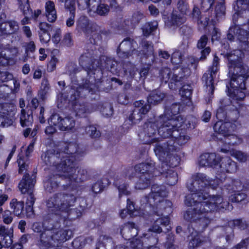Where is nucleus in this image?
<instances>
[{
  "label": "nucleus",
  "mask_w": 249,
  "mask_h": 249,
  "mask_svg": "<svg viewBox=\"0 0 249 249\" xmlns=\"http://www.w3.org/2000/svg\"><path fill=\"white\" fill-rule=\"evenodd\" d=\"M236 10L248 9L249 11V0H237L234 5Z\"/></svg>",
  "instance_id": "774afa93"
},
{
  "label": "nucleus",
  "mask_w": 249,
  "mask_h": 249,
  "mask_svg": "<svg viewBox=\"0 0 249 249\" xmlns=\"http://www.w3.org/2000/svg\"><path fill=\"white\" fill-rule=\"evenodd\" d=\"M12 93V88H10L6 84L0 85V99H6Z\"/></svg>",
  "instance_id": "e2e57ef3"
},
{
  "label": "nucleus",
  "mask_w": 249,
  "mask_h": 249,
  "mask_svg": "<svg viewBox=\"0 0 249 249\" xmlns=\"http://www.w3.org/2000/svg\"><path fill=\"white\" fill-rule=\"evenodd\" d=\"M235 2L233 4V7L235 12L232 16V25L229 29L227 38L230 41H234L236 38L239 41L241 49L249 52V44L246 41L248 37L247 28L249 19L245 18L243 15L244 12L246 13L248 9L236 10L234 7Z\"/></svg>",
  "instance_id": "7ed1b4c3"
},
{
  "label": "nucleus",
  "mask_w": 249,
  "mask_h": 249,
  "mask_svg": "<svg viewBox=\"0 0 249 249\" xmlns=\"http://www.w3.org/2000/svg\"><path fill=\"white\" fill-rule=\"evenodd\" d=\"M218 186L217 180L216 183L215 180L211 179L205 174H195L186 183L187 188L191 193L185 196L184 202H222L223 200L220 195H210L203 193L204 188L215 189Z\"/></svg>",
  "instance_id": "f03ea898"
},
{
  "label": "nucleus",
  "mask_w": 249,
  "mask_h": 249,
  "mask_svg": "<svg viewBox=\"0 0 249 249\" xmlns=\"http://www.w3.org/2000/svg\"><path fill=\"white\" fill-rule=\"evenodd\" d=\"M192 93V88L190 85H184L179 90V94L182 98H185L190 102Z\"/></svg>",
  "instance_id": "5fc2aeb1"
},
{
  "label": "nucleus",
  "mask_w": 249,
  "mask_h": 249,
  "mask_svg": "<svg viewBox=\"0 0 249 249\" xmlns=\"http://www.w3.org/2000/svg\"><path fill=\"white\" fill-rule=\"evenodd\" d=\"M94 108H96V110H100L102 115L106 117H109L113 114V107L109 103H99L98 104H94Z\"/></svg>",
  "instance_id": "4c0bfd02"
},
{
  "label": "nucleus",
  "mask_w": 249,
  "mask_h": 249,
  "mask_svg": "<svg viewBox=\"0 0 249 249\" xmlns=\"http://www.w3.org/2000/svg\"><path fill=\"white\" fill-rule=\"evenodd\" d=\"M160 173L162 177L165 178V182L167 184L172 186L177 183L178 175L173 169L161 167Z\"/></svg>",
  "instance_id": "c85d7f7f"
},
{
  "label": "nucleus",
  "mask_w": 249,
  "mask_h": 249,
  "mask_svg": "<svg viewBox=\"0 0 249 249\" xmlns=\"http://www.w3.org/2000/svg\"><path fill=\"white\" fill-rule=\"evenodd\" d=\"M109 11V6L104 3L99 4L96 8V13L101 16H106Z\"/></svg>",
  "instance_id": "338daca9"
},
{
  "label": "nucleus",
  "mask_w": 249,
  "mask_h": 249,
  "mask_svg": "<svg viewBox=\"0 0 249 249\" xmlns=\"http://www.w3.org/2000/svg\"><path fill=\"white\" fill-rule=\"evenodd\" d=\"M130 222H128L124 224L120 230L122 237L126 241H129L131 239L132 226L130 224Z\"/></svg>",
  "instance_id": "3c124183"
},
{
  "label": "nucleus",
  "mask_w": 249,
  "mask_h": 249,
  "mask_svg": "<svg viewBox=\"0 0 249 249\" xmlns=\"http://www.w3.org/2000/svg\"><path fill=\"white\" fill-rule=\"evenodd\" d=\"M143 17V14L140 11L135 12L130 20L128 19L125 21V24L134 27L140 23Z\"/></svg>",
  "instance_id": "09e8293b"
},
{
  "label": "nucleus",
  "mask_w": 249,
  "mask_h": 249,
  "mask_svg": "<svg viewBox=\"0 0 249 249\" xmlns=\"http://www.w3.org/2000/svg\"><path fill=\"white\" fill-rule=\"evenodd\" d=\"M218 167L220 171H218L216 176L215 182L217 180L218 185L220 182L223 179H225L226 175L225 173H234L237 170V165L236 162L232 160L229 157H225L221 159L220 158V163Z\"/></svg>",
  "instance_id": "6ab92c4d"
},
{
  "label": "nucleus",
  "mask_w": 249,
  "mask_h": 249,
  "mask_svg": "<svg viewBox=\"0 0 249 249\" xmlns=\"http://www.w3.org/2000/svg\"><path fill=\"white\" fill-rule=\"evenodd\" d=\"M110 184V181L107 178H103L92 185L91 191L95 194L101 193Z\"/></svg>",
  "instance_id": "ea45409f"
},
{
  "label": "nucleus",
  "mask_w": 249,
  "mask_h": 249,
  "mask_svg": "<svg viewBox=\"0 0 249 249\" xmlns=\"http://www.w3.org/2000/svg\"><path fill=\"white\" fill-rule=\"evenodd\" d=\"M144 102L142 100L136 101L134 103L135 108L128 118L131 124L139 123L142 119L143 116L146 114L150 109L149 105L144 104Z\"/></svg>",
  "instance_id": "5701e85b"
},
{
  "label": "nucleus",
  "mask_w": 249,
  "mask_h": 249,
  "mask_svg": "<svg viewBox=\"0 0 249 249\" xmlns=\"http://www.w3.org/2000/svg\"><path fill=\"white\" fill-rule=\"evenodd\" d=\"M228 225L232 229L237 228L241 231L247 229L249 226V223L242 218H238L231 220L228 221Z\"/></svg>",
  "instance_id": "37998d69"
},
{
  "label": "nucleus",
  "mask_w": 249,
  "mask_h": 249,
  "mask_svg": "<svg viewBox=\"0 0 249 249\" xmlns=\"http://www.w3.org/2000/svg\"><path fill=\"white\" fill-rule=\"evenodd\" d=\"M136 203H126V209H122L120 211L119 214L122 218H125L127 215L130 216L136 215L135 212L136 211L135 205Z\"/></svg>",
  "instance_id": "8fccbe9b"
},
{
  "label": "nucleus",
  "mask_w": 249,
  "mask_h": 249,
  "mask_svg": "<svg viewBox=\"0 0 249 249\" xmlns=\"http://www.w3.org/2000/svg\"><path fill=\"white\" fill-rule=\"evenodd\" d=\"M83 201L82 198L76 197L72 194L58 193L55 194L53 198H51L48 202H74Z\"/></svg>",
  "instance_id": "bb28decb"
},
{
  "label": "nucleus",
  "mask_w": 249,
  "mask_h": 249,
  "mask_svg": "<svg viewBox=\"0 0 249 249\" xmlns=\"http://www.w3.org/2000/svg\"><path fill=\"white\" fill-rule=\"evenodd\" d=\"M181 31L184 34V36L181 44L176 50L182 53L184 55L187 53L189 47V42L187 36L191 34L192 30L187 27H183L181 28Z\"/></svg>",
  "instance_id": "473e14b6"
},
{
  "label": "nucleus",
  "mask_w": 249,
  "mask_h": 249,
  "mask_svg": "<svg viewBox=\"0 0 249 249\" xmlns=\"http://www.w3.org/2000/svg\"><path fill=\"white\" fill-rule=\"evenodd\" d=\"M219 141L225 144L234 145L241 143L243 142V138L231 133H228L226 136L219 138Z\"/></svg>",
  "instance_id": "58836bf2"
},
{
  "label": "nucleus",
  "mask_w": 249,
  "mask_h": 249,
  "mask_svg": "<svg viewBox=\"0 0 249 249\" xmlns=\"http://www.w3.org/2000/svg\"><path fill=\"white\" fill-rule=\"evenodd\" d=\"M51 25L45 22H40L38 25V35L39 39L42 43H47L51 39L48 31Z\"/></svg>",
  "instance_id": "7c9ffc66"
},
{
  "label": "nucleus",
  "mask_w": 249,
  "mask_h": 249,
  "mask_svg": "<svg viewBox=\"0 0 249 249\" xmlns=\"http://www.w3.org/2000/svg\"><path fill=\"white\" fill-rule=\"evenodd\" d=\"M45 14L48 21L54 22L57 18L55 5L53 1L48 0L45 3Z\"/></svg>",
  "instance_id": "c9c22d12"
},
{
  "label": "nucleus",
  "mask_w": 249,
  "mask_h": 249,
  "mask_svg": "<svg viewBox=\"0 0 249 249\" xmlns=\"http://www.w3.org/2000/svg\"><path fill=\"white\" fill-rule=\"evenodd\" d=\"M76 29L79 32H83L89 35V41L92 45H98L101 42V35L99 27L90 22L85 16H81L76 21Z\"/></svg>",
  "instance_id": "f8f14e48"
},
{
  "label": "nucleus",
  "mask_w": 249,
  "mask_h": 249,
  "mask_svg": "<svg viewBox=\"0 0 249 249\" xmlns=\"http://www.w3.org/2000/svg\"><path fill=\"white\" fill-rule=\"evenodd\" d=\"M41 158L46 165L50 166H55L56 171L55 173L56 176H59L63 178L64 176H59L58 174H65L66 171L68 170L69 167L68 165L69 163H67V165L66 166V170L64 169L63 170H60L57 169L58 166L61 162V160L63 159V155H62L61 152L56 153L55 154L47 152L42 155Z\"/></svg>",
  "instance_id": "412c9836"
},
{
  "label": "nucleus",
  "mask_w": 249,
  "mask_h": 249,
  "mask_svg": "<svg viewBox=\"0 0 249 249\" xmlns=\"http://www.w3.org/2000/svg\"><path fill=\"white\" fill-rule=\"evenodd\" d=\"M148 204L152 208L153 214L160 216L155 220L149 230L155 233H160L162 231V228L160 226L161 225L163 227L168 226L170 224V218L168 215L163 216V210L160 208L161 203H153V205L152 203Z\"/></svg>",
  "instance_id": "f3484780"
},
{
  "label": "nucleus",
  "mask_w": 249,
  "mask_h": 249,
  "mask_svg": "<svg viewBox=\"0 0 249 249\" xmlns=\"http://www.w3.org/2000/svg\"><path fill=\"white\" fill-rule=\"evenodd\" d=\"M179 111V106L177 103L173 104L170 108V110L165 109V114L163 115H166V116L169 117V118H174L176 119L178 117H181L180 115L176 116Z\"/></svg>",
  "instance_id": "603ef678"
},
{
  "label": "nucleus",
  "mask_w": 249,
  "mask_h": 249,
  "mask_svg": "<svg viewBox=\"0 0 249 249\" xmlns=\"http://www.w3.org/2000/svg\"><path fill=\"white\" fill-rule=\"evenodd\" d=\"M95 46V45H93ZM96 48L94 46L91 51H88L81 55L79 58V64L84 69V72H85L89 77L85 81H83L82 85L84 84L86 81L89 83V86L91 84H94L95 85L99 86V83H101L100 79H96L95 76H92V75H95V72H99L102 73L100 69H97L99 67L100 63L97 59V57L93 56L95 52L96 53Z\"/></svg>",
  "instance_id": "0eeeda50"
},
{
  "label": "nucleus",
  "mask_w": 249,
  "mask_h": 249,
  "mask_svg": "<svg viewBox=\"0 0 249 249\" xmlns=\"http://www.w3.org/2000/svg\"><path fill=\"white\" fill-rule=\"evenodd\" d=\"M158 129L159 124L156 122V119L154 122L149 121L145 123L143 125L142 131L138 135L141 142L144 144H161L160 142V138L159 137Z\"/></svg>",
  "instance_id": "ddd939ff"
},
{
  "label": "nucleus",
  "mask_w": 249,
  "mask_h": 249,
  "mask_svg": "<svg viewBox=\"0 0 249 249\" xmlns=\"http://www.w3.org/2000/svg\"><path fill=\"white\" fill-rule=\"evenodd\" d=\"M191 71L187 67L177 68L173 71L167 68H163L160 71V76L162 82L167 83L169 82V87L170 89L177 90L182 85L185 79L188 77Z\"/></svg>",
  "instance_id": "1a4fd4ad"
},
{
  "label": "nucleus",
  "mask_w": 249,
  "mask_h": 249,
  "mask_svg": "<svg viewBox=\"0 0 249 249\" xmlns=\"http://www.w3.org/2000/svg\"><path fill=\"white\" fill-rule=\"evenodd\" d=\"M244 56L241 49L234 50L228 55L229 74L231 77L230 86L226 85L228 95L231 99L229 101L224 99L221 101V106L217 110L216 116L218 121L236 122L239 116L241 103L245 94L241 90L246 89V80L249 77V68L244 64L242 58Z\"/></svg>",
  "instance_id": "f257e3e1"
},
{
  "label": "nucleus",
  "mask_w": 249,
  "mask_h": 249,
  "mask_svg": "<svg viewBox=\"0 0 249 249\" xmlns=\"http://www.w3.org/2000/svg\"><path fill=\"white\" fill-rule=\"evenodd\" d=\"M231 184L232 186H231L230 184H226L225 186L227 187L226 189L228 190V192L231 191H235V190L239 191L243 189H248L247 187H246L244 185H242V183L239 179L232 180Z\"/></svg>",
  "instance_id": "864d4df0"
},
{
  "label": "nucleus",
  "mask_w": 249,
  "mask_h": 249,
  "mask_svg": "<svg viewBox=\"0 0 249 249\" xmlns=\"http://www.w3.org/2000/svg\"><path fill=\"white\" fill-rule=\"evenodd\" d=\"M59 178V176H56V174L53 176L48 178L44 182V186L46 191L51 193L55 191L58 186L57 181L55 180L57 178ZM60 178H61L60 177Z\"/></svg>",
  "instance_id": "de8ad7c7"
},
{
  "label": "nucleus",
  "mask_w": 249,
  "mask_h": 249,
  "mask_svg": "<svg viewBox=\"0 0 249 249\" xmlns=\"http://www.w3.org/2000/svg\"><path fill=\"white\" fill-rule=\"evenodd\" d=\"M154 163L152 161L150 162H142L135 166V171L136 173L141 174V175H145L148 177V175L153 178V176L151 172L154 169Z\"/></svg>",
  "instance_id": "2f4dec72"
},
{
  "label": "nucleus",
  "mask_w": 249,
  "mask_h": 249,
  "mask_svg": "<svg viewBox=\"0 0 249 249\" xmlns=\"http://www.w3.org/2000/svg\"><path fill=\"white\" fill-rule=\"evenodd\" d=\"M71 203H46L49 211L53 212L55 215V219L61 223L63 222L65 225L64 229H69L68 227L71 225L73 220L80 217L82 212L78 208H70ZM64 229L63 228H62Z\"/></svg>",
  "instance_id": "39448f33"
},
{
  "label": "nucleus",
  "mask_w": 249,
  "mask_h": 249,
  "mask_svg": "<svg viewBox=\"0 0 249 249\" xmlns=\"http://www.w3.org/2000/svg\"><path fill=\"white\" fill-rule=\"evenodd\" d=\"M219 61L218 57L214 55L212 65L209 67L208 71L203 74L202 78L203 82L205 83L206 86L207 91L209 92V94H211V96L213 94L214 90L213 81L216 73L219 71Z\"/></svg>",
  "instance_id": "a211bd4d"
},
{
  "label": "nucleus",
  "mask_w": 249,
  "mask_h": 249,
  "mask_svg": "<svg viewBox=\"0 0 249 249\" xmlns=\"http://www.w3.org/2000/svg\"><path fill=\"white\" fill-rule=\"evenodd\" d=\"M123 69L125 73L128 72L131 77L134 76L137 71L135 66L130 62L124 64Z\"/></svg>",
  "instance_id": "0e129e2a"
},
{
  "label": "nucleus",
  "mask_w": 249,
  "mask_h": 249,
  "mask_svg": "<svg viewBox=\"0 0 249 249\" xmlns=\"http://www.w3.org/2000/svg\"><path fill=\"white\" fill-rule=\"evenodd\" d=\"M136 41L132 38L126 37L120 44L117 50L118 56L122 59L138 58L139 51L135 49L134 45Z\"/></svg>",
  "instance_id": "dca6fc26"
},
{
  "label": "nucleus",
  "mask_w": 249,
  "mask_h": 249,
  "mask_svg": "<svg viewBox=\"0 0 249 249\" xmlns=\"http://www.w3.org/2000/svg\"><path fill=\"white\" fill-rule=\"evenodd\" d=\"M231 155L241 162L249 160V155L241 151L233 150L231 152Z\"/></svg>",
  "instance_id": "6e6d98bb"
},
{
  "label": "nucleus",
  "mask_w": 249,
  "mask_h": 249,
  "mask_svg": "<svg viewBox=\"0 0 249 249\" xmlns=\"http://www.w3.org/2000/svg\"><path fill=\"white\" fill-rule=\"evenodd\" d=\"M179 148L175 145L173 141H168L162 144H156L154 152L160 160L162 161L161 167L173 169L177 166L180 162V158L174 153L179 150Z\"/></svg>",
  "instance_id": "423d86ee"
},
{
  "label": "nucleus",
  "mask_w": 249,
  "mask_h": 249,
  "mask_svg": "<svg viewBox=\"0 0 249 249\" xmlns=\"http://www.w3.org/2000/svg\"><path fill=\"white\" fill-rule=\"evenodd\" d=\"M142 49L139 51V56L149 58L151 62L155 59L153 45L151 42L143 41L142 43Z\"/></svg>",
  "instance_id": "c756f323"
},
{
  "label": "nucleus",
  "mask_w": 249,
  "mask_h": 249,
  "mask_svg": "<svg viewBox=\"0 0 249 249\" xmlns=\"http://www.w3.org/2000/svg\"><path fill=\"white\" fill-rule=\"evenodd\" d=\"M158 26V22L155 20L145 23L142 27L143 35L146 37L149 36L157 30Z\"/></svg>",
  "instance_id": "a19ab883"
},
{
  "label": "nucleus",
  "mask_w": 249,
  "mask_h": 249,
  "mask_svg": "<svg viewBox=\"0 0 249 249\" xmlns=\"http://www.w3.org/2000/svg\"><path fill=\"white\" fill-rule=\"evenodd\" d=\"M18 53V49L16 47H7L3 49L0 52V54L5 59H7V63L8 64L9 61L17 56Z\"/></svg>",
  "instance_id": "a18cd8bd"
},
{
  "label": "nucleus",
  "mask_w": 249,
  "mask_h": 249,
  "mask_svg": "<svg viewBox=\"0 0 249 249\" xmlns=\"http://www.w3.org/2000/svg\"><path fill=\"white\" fill-rule=\"evenodd\" d=\"M186 21V18L183 15L178 14V11H174L169 20L170 25L179 26L183 24Z\"/></svg>",
  "instance_id": "c03bdc74"
},
{
  "label": "nucleus",
  "mask_w": 249,
  "mask_h": 249,
  "mask_svg": "<svg viewBox=\"0 0 249 249\" xmlns=\"http://www.w3.org/2000/svg\"><path fill=\"white\" fill-rule=\"evenodd\" d=\"M247 198V195L244 193H234L229 196L231 202H241Z\"/></svg>",
  "instance_id": "052dcab7"
},
{
  "label": "nucleus",
  "mask_w": 249,
  "mask_h": 249,
  "mask_svg": "<svg viewBox=\"0 0 249 249\" xmlns=\"http://www.w3.org/2000/svg\"><path fill=\"white\" fill-rule=\"evenodd\" d=\"M184 54L176 50L173 53L171 56V62L173 64L178 65L182 63L183 61Z\"/></svg>",
  "instance_id": "680f3d73"
},
{
  "label": "nucleus",
  "mask_w": 249,
  "mask_h": 249,
  "mask_svg": "<svg viewBox=\"0 0 249 249\" xmlns=\"http://www.w3.org/2000/svg\"><path fill=\"white\" fill-rule=\"evenodd\" d=\"M0 237L5 247H10L13 243V233L5 226H0Z\"/></svg>",
  "instance_id": "f704fd0d"
},
{
  "label": "nucleus",
  "mask_w": 249,
  "mask_h": 249,
  "mask_svg": "<svg viewBox=\"0 0 249 249\" xmlns=\"http://www.w3.org/2000/svg\"><path fill=\"white\" fill-rule=\"evenodd\" d=\"M86 244V240L83 236L76 237L72 242L71 246L75 249L83 248Z\"/></svg>",
  "instance_id": "69168bd1"
},
{
  "label": "nucleus",
  "mask_w": 249,
  "mask_h": 249,
  "mask_svg": "<svg viewBox=\"0 0 249 249\" xmlns=\"http://www.w3.org/2000/svg\"><path fill=\"white\" fill-rule=\"evenodd\" d=\"M36 176L32 174L31 176L28 173L25 174L19 183L18 187L23 194L26 202H35L36 198L33 194L34 185L36 183Z\"/></svg>",
  "instance_id": "2eb2a0df"
},
{
  "label": "nucleus",
  "mask_w": 249,
  "mask_h": 249,
  "mask_svg": "<svg viewBox=\"0 0 249 249\" xmlns=\"http://www.w3.org/2000/svg\"><path fill=\"white\" fill-rule=\"evenodd\" d=\"M189 139V136L179 132L177 137H174L173 139H171L169 141H173L175 143L176 142L178 145L181 146L186 143Z\"/></svg>",
  "instance_id": "4d7b16f0"
},
{
  "label": "nucleus",
  "mask_w": 249,
  "mask_h": 249,
  "mask_svg": "<svg viewBox=\"0 0 249 249\" xmlns=\"http://www.w3.org/2000/svg\"><path fill=\"white\" fill-rule=\"evenodd\" d=\"M165 97V94L160 90L152 91L147 98V102L151 105H156L160 103Z\"/></svg>",
  "instance_id": "79ce46f5"
},
{
  "label": "nucleus",
  "mask_w": 249,
  "mask_h": 249,
  "mask_svg": "<svg viewBox=\"0 0 249 249\" xmlns=\"http://www.w3.org/2000/svg\"><path fill=\"white\" fill-rule=\"evenodd\" d=\"M231 121H218L213 125V129L217 134L215 136L217 140L227 136L228 133H232L236 128V125Z\"/></svg>",
  "instance_id": "b1692460"
},
{
  "label": "nucleus",
  "mask_w": 249,
  "mask_h": 249,
  "mask_svg": "<svg viewBox=\"0 0 249 249\" xmlns=\"http://www.w3.org/2000/svg\"><path fill=\"white\" fill-rule=\"evenodd\" d=\"M148 175V177L145 175H141L139 180L135 184V188L138 190H142L147 188L150 184L152 178Z\"/></svg>",
  "instance_id": "49530a36"
},
{
  "label": "nucleus",
  "mask_w": 249,
  "mask_h": 249,
  "mask_svg": "<svg viewBox=\"0 0 249 249\" xmlns=\"http://www.w3.org/2000/svg\"><path fill=\"white\" fill-rule=\"evenodd\" d=\"M33 112L28 111L26 112L25 109H21L19 115L20 123L22 127H28L33 123Z\"/></svg>",
  "instance_id": "e433bc0d"
},
{
  "label": "nucleus",
  "mask_w": 249,
  "mask_h": 249,
  "mask_svg": "<svg viewBox=\"0 0 249 249\" xmlns=\"http://www.w3.org/2000/svg\"><path fill=\"white\" fill-rule=\"evenodd\" d=\"M168 194V192L165 186L153 184L151 187V192L144 197L143 201L146 202H162Z\"/></svg>",
  "instance_id": "4be33fe9"
},
{
  "label": "nucleus",
  "mask_w": 249,
  "mask_h": 249,
  "mask_svg": "<svg viewBox=\"0 0 249 249\" xmlns=\"http://www.w3.org/2000/svg\"><path fill=\"white\" fill-rule=\"evenodd\" d=\"M135 168L129 167L125 168L120 176H117L114 179V185L118 190V200L126 201V202H134L135 200L131 196V193L128 190L129 185L124 178L131 179L136 175Z\"/></svg>",
  "instance_id": "9d476101"
},
{
  "label": "nucleus",
  "mask_w": 249,
  "mask_h": 249,
  "mask_svg": "<svg viewBox=\"0 0 249 249\" xmlns=\"http://www.w3.org/2000/svg\"><path fill=\"white\" fill-rule=\"evenodd\" d=\"M226 7L225 6L224 0L217 3L215 8V14L216 18H219L224 16L225 14Z\"/></svg>",
  "instance_id": "bf43d9fd"
},
{
  "label": "nucleus",
  "mask_w": 249,
  "mask_h": 249,
  "mask_svg": "<svg viewBox=\"0 0 249 249\" xmlns=\"http://www.w3.org/2000/svg\"><path fill=\"white\" fill-rule=\"evenodd\" d=\"M63 155L61 162L58 166V170H66V166L72 168L75 162L81 160L86 154V150L83 145H79L76 142H70L65 147L64 151L61 152Z\"/></svg>",
  "instance_id": "9b49d317"
},
{
  "label": "nucleus",
  "mask_w": 249,
  "mask_h": 249,
  "mask_svg": "<svg viewBox=\"0 0 249 249\" xmlns=\"http://www.w3.org/2000/svg\"><path fill=\"white\" fill-rule=\"evenodd\" d=\"M101 67L105 68L111 73L115 74L119 73L120 70L118 68L119 64L113 58L107 57L106 56H102L100 58Z\"/></svg>",
  "instance_id": "cd10ccee"
},
{
  "label": "nucleus",
  "mask_w": 249,
  "mask_h": 249,
  "mask_svg": "<svg viewBox=\"0 0 249 249\" xmlns=\"http://www.w3.org/2000/svg\"><path fill=\"white\" fill-rule=\"evenodd\" d=\"M50 121L59 130L63 131H73L75 125V120L69 116L62 117L58 114H54L51 116Z\"/></svg>",
  "instance_id": "aec40b11"
},
{
  "label": "nucleus",
  "mask_w": 249,
  "mask_h": 249,
  "mask_svg": "<svg viewBox=\"0 0 249 249\" xmlns=\"http://www.w3.org/2000/svg\"><path fill=\"white\" fill-rule=\"evenodd\" d=\"M156 122L159 124L158 132L160 139L170 137L173 139L178 136L180 128L184 123V120L182 117H178L174 119L169 118L165 115H160L157 118Z\"/></svg>",
  "instance_id": "6e6552de"
},
{
  "label": "nucleus",
  "mask_w": 249,
  "mask_h": 249,
  "mask_svg": "<svg viewBox=\"0 0 249 249\" xmlns=\"http://www.w3.org/2000/svg\"><path fill=\"white\" fill-rule=\"evenodd\" d=\"M85 131L92 139L98 138L101 136L100 131L97 130L96 127L94 125L87 126L85 128Z\"/></svg>",
  "instance_id": "13d9d810"
},
{
  "label": "nucleus",
  "mask_w": 249,
  "mask_h": 249,
  "mask_svg": "<svg viewBox=\"0 0 249 249\" xmlns=\"http://www.w3.org/2000/svg\"><path fill=\"white\" fill-rule=\"evenodd\" d=\"M198 161L200 166L216 168L220 163V157L213 153H204L200 156Z\"/></svg>",
  "instance_id": "393cba45"
},
{
  "label": "nucleus",
  "mask_w": 249,
  "mask_h": 249,
  "mask_svg": "<svg viewBox=\"0 0 249 249\" xmlns=\"http://www.w3.org/2000/svg\"><path fill=\"white\" fill-rule=\"evenodd\" d=\"M208 40V37L206 35H203L198 40L197 43V47L199 49H203L201 51V56L199 58L200 60L204 61L206 58L211 52V49L209 47H206Z\"/></svg>",
  "instance_id": "72a5a7b5"
},
{
  "label": "nucleus",
  "mask_w": 249,
  "mask_h": 249,
  "mask_svg": "<svg viewBox=\"0 0 249 249\" xmlns=\"http://www.w3.org/2000/svg\"><path fill=\"white\" fill-rule=\"evenodd\" d=\"M8 106L0 103V126L8 127L13 124L14 113L7 109Z\"/></svg>",
  "instance_id": "a878e982"
},
{
  "label": "nucleus",
  "mask_w": 249,
  "mask_h": 249,
  "mask_svg": "<svg viewBox=\"0 0 249 249\" xmlns=\"http://www.w3.org/2000/svg\"><path fill=\"white\" fill-rule=\"evenodd\" d=\"M99 90L98 85L91 84L89 86L87 81L83 85L79 86L72 85L71 86L70 91L71 94L70 100L74 102L73 109L75 112L76 116L80 117H84L86 113L96 110V109L94 108V105L92 106V108L89 109L85 104L80 103L78 100L80 98L85 97L89 94H96Z\"/></svg>",
  "instance_id": "20e7f679"
},
{
  "label": "nucleus",
  "mask_w": 249,
  "mask_h": 249,
  "mask_svg": "<svg viewBox=\"0 0 249 249\" xmlns=\"http://www.w3.org/2000/svg\"><path fill=\"white\" fill-rule=\"evenodd\" d=\"M72 168L69 166L68 170L66 171L65 174H59V176H63V179L68 180L69 183L66 185L67 188L73 186V183L82 182L88 178V172L84 169L79 168L77 162H75Z\"/></svg>",
  "instance_id": "4468645a"
}]
</instances>
